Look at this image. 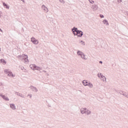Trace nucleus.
I'll return each instance as SVG.
<instances>
[{"label":"nucleus","instance_id":"7","mask_svg":"<svg viewBox=\"0 0 128 128\" xmlns=\"http://www.w3.org/2000/svg\"><path fill=\"white\" fill-rule=\"evenodd\" d=\"M78 31V28H76V26H74L72 29V32L73 34H74V36H76V34Z\"/></svg>","mask_w":128,"mask_h":128},{"label":"nucleus","instance_id":"19","mask_svg":"<svg viewBox=\"0 0 128 128\" xmlns=\"http://www.w3.org/2000/svg\"><path fill=\"white\" fill-rule=\"evenodd\" d=\"M90 114H92V112H90V110L86 108L85 114L88 116V115Z\"/></svg>","mask_w":128,"mask_h":128},{"label":"nucleus","instance_id":"34","mask_svg":"<svg viewBox=\"0 0 128 128\" xmlns=\"http://www.w3.org/2000/svg\"><path fill=\"white\" fill-rule=\"evenodd\" d=\"M99 64H102V61H100V62H99Z\"/></svg>","mask_w":128,"mask_h":128},{"label":"nucleus","instance_id":"29","mask_svg":"<svg viewBox=\"0 0 128 128\" xmlns=\"http://www.w3.org/2000/svg\"><path fill=\"white\" fill-rule=\"evenodd\" d=\"M126 96V98H128V93H126L125 94V96Z\"/></svg>","mask_w":128,"mask_h":128},{"label":"nucleus","instance_id":"24","mask_svg":"<svg viewBox=\"0 0 128 128\" xmlns=\"http://www.w3.org/2000/svg\"><path fill=\"white\" fill-rule=\"evenodd\" d=\"M89 2H90V4H94V1L93 0H88Z\"/></svg>","mask_w":128,"mask_h":128},{"label":"nucleus","instance_id":"8","mask_svg":"<svg viewBox=\"0 0 128 128\" xmlns=\"http://www.w3.org/2000/svg\"><path fill=\"white\" fill-rule=\"evenodd\" d=\"M0 96L4 100H6V102H8L10 100V98H8L6 96V95L2 94H0Z\"/></svg>","mask_w":128,"mask_h":128},{"label":"nucleus","instance_id":"26","mask_svg":"<svg viewBox=\"0 0 128 128\" xmlns=\"http://www.w3.org/2000/svg\"><path fill=\"white\" fill-rule=\"evenodd\" d=\"M100 18H104V16L103 14H100Z\"/></svg>","mask_w":128,"mask_h":128},{"label":"nucleus","instance_id":"10","mask_svg":"<svg viewBox=\"0 0 128 128\" xmlns=\"http://www.w3.org/2000/svg\"><path fill=\"white\" fill-rule=\"evenodd\" d=\"M86 108H82L80 110V112L82 114H86Z\"/></svg>","mask_w":128,"mask_h":128},{"label":"nucleus","instance_id":"27","mask_svg":"<svg viewBox=\"0 0 128 128\" xmlns=\"http://www.w3.org/2000/svg\"><path fill=\"white\" fill-rule=\"evenodd\" d=\"M59 2H60L62 4H64V0H59Z\"/></svg>","mask_w":128,"mask_h":128},{"label":"nucleus","instance_id":"6","mask_svg":"<svg viewBox=\"0 0 128 128\" xmlns=\"http://www.w3.org/2000/svg\"><path fill=\"white\" fill-rule=\"evenodd\" d=\"M78 38H82V36H84V32L80 30H78L77 33H76V35Z\"/></svg>","mask_w":128,"mask_h":128},{"label":"nucleus","instance_id":"4","mask_svg":"<svg viewBox=\"0 0 128 128\" xmlns=\"http://www.w3.org/2000/svg\"><path fill=\"white\" fill-rule=\"evenodd\" d=\"M98 78H100L102 80H103V82H106V76H104L102 74L98 73Z\"/></svg>","mask_w":128,"mask_h":128},{"label":"nucleus","instance_id":"32","mask_svg":"<svg viewBox=\"0 0 128 128\" xmlns=\"http://www.w3.org/2000/svg\"><path fill=\"white\" fill-rule=\"evenodd\" d=\"M0 32H4V31L2 30V28H0Z\"/></svg>","mask_w":128,"mask_h":128},{"label":"nucleus","instance_id":"28","mask_svg":"<svg viewBox=\"0 0 128 128\" xmlns=\"http://www.w3.org/2000/svg\"><path fill=\"white\" fill-rule=\"evenodd\" d=\"M28 96H30V98H32V94H28Z\"/></svg>","mask_w":128,"mask_h":128},{"label":"nucleus","instance_id":"14","mask_svg":"<svg viewBox=\"0 0 128 128\" xmlns=\"http://www.w3.org/2000/svg\"><path fill=\"white\" fill-rule=\"evenodd\" d=\"M35 69L34 70H41L42 69V67H40L38 66H37L36 65H34Z\"/></svg>","mask_w":128,"mask_h":128},{"label":"nucleus","instance_id":"5","mask_svg":"<svg viewBox=\"0 0 128 128\" xmlns=\"http://www.w3.org/2000/svg\"><path fill=\"white\" fill-rule=\"evenodd\" d=\"M31 42L34 44H38V40H36L34 37L31 38Z\"/></svg>","mask_w":128,"mask_h":128},{"label":"nucleus","instance_id":"17","mask_svg":"<svg viewBox=\"0 0 128 128\" xmlns=\"http://www.w3.org/2000/svg\"><path fill=\"white\" fill-rule=\"evenodd\" d=\"M103 24H106V26H108L109 24H108V20H106V19H104L103 22H102Z\"/></svg>","mask_w":128,"mask_h":128},{"label":"nucleus","instance_id":"18","mask_svg":"<svg viewBox=\"0 0 128 128\" xmlns=\"http://www.w3.org/2000/svg\"><path fill=\"white\" fill-rule=\"evenodd\" d=\"M0 62H1V64H6V61L4 59H0Z\"/></svg>","mask_w":128,"mask_h":128},{"label":"nucleus","instance_id":"37","mask_svg":"<svg viewBox=\"0 0 128 128\" xmlns=\"http://www.w3.org/2000/svg\"><path fill=\"white\" fill-rule=\"evenodd\" d=\"M43 72H46V70H43Z\"/></svg>","mask_w":128,"mask_h":128},{"label":"nucleus","instance_id":"20","mask_svg":"<svg viewBox=\"0 0 128 128\" xmlns=\"http://www.w3.org/2000/svg\"><path fill=\"white\" fill-rule=\"evenodd\" d=\"M36 66L35 64H30V68H32V70H34L35 67H36V66Z\"/></svg>","mask_w":128,"mask_h":128},{"label":"nucleus","instance_id":"3","mask_svg":"<svg viewBox=\"0 0 128 128\" xmlns=\"http://www.w3.org/2000/svg\"><path fill=\"white\" fill-rule=\"evenodd\" d=\"M77 54L78 56H80L83 60H88V58L86 57V54L82 51L78 50L77 52Z\"/></svg>","mask_w":128,"mask_h":128},{"label":"nucleus","instance_id":"35","mask_svg":"<svg viewBox=\"0 0 128 128\" xmlns=\"http://www.w3.org/2000/svg\"><path fill=\"white\" fill-rule=\"evenodd\" d=\"M2 86V82H0V86Z\"/></svg>","mask_w":128,"mask_h":128},{"label":"nucleus","instance_id":"15","mask_svg":"<svg viewBox=\"0 0 128 128\" xmlns=\"http://www.w3.org/2000/svg\"><path fill=\"white\" fill-rule=\"evenodd\" d=\"M10 108L14 110H16V105H14V104H10Z\"/></svg>","mask_w":128,"mask_h":128},{"label":"nucleus","instance_id":"11","mask_svg":"<svg viewBox=\"0 0 128 128\" xmlns=\"http://www.w3.org/2000/svg\"><path fill=\"white\" fill-rule=\"evenodd\" d=\"M2 4L4 8H6V10L10 9V6L7 4H6V2H2Z\"/></svg>","mask_w":128,"mask_h":128},{"label":"nucleus","instance_id":"16","mask_svg":"<svg viewBox=\"0 0 128 128\" xmlns=\"http://www.w3.org/2000/svg\"><path fill=\"white\" fill-rule=\"evenodd\" d=\"M118 93L120 94H122V96H126V92L122 91V90H119L118 92Z\"/></svg>","mask_w":128,"mask_h":128},{"label":"nucleus","instance_id":"38","mask_svg":"<svg viewBox=\"0 0 128 128\" xmlns=\"http://www.w3.org/2000/svg\"><path fill=\"white\" fill-rule=\"evenodd\" d=\"M48 107H49V108H50V105H48Z\"/></svg>","mask_w":128,"mask_h":128},{"label":"nucleus","instance_id":"22","mask_svg":"<svg viewBox=\"0 0 128 128\" xmlns=\"http://www.w3.org/2000/svg\"><path fill=\"white\" fill-rule=\"evenodd\" d=\"M42 8H44V10L46 11V12H48V8H46V6L44 5H42Z\"/></svg>","mask_w":128,"mask_h":128},{"label":"nucleus","instance_id":"31","mask_svg":"<svg viewBox=\"0 0 128 128\" xmlns=\"http://www.w3.org/2000/svg\"><path fill=\"white\" fill-rule=\"evenodd\" d=\"M21 70H24V67L22 66H21Z\"/></svg>","mask_w":128,"mask_h":128},{"label":"nucleus","instance_id":"2","mask_svg":"<svg viewBox=\"0 0 128 128\" xmlns=\"http://www.w3.org/2000/svg\"><path fill=\"white\" fill-rule=\"evenodd\" d=\"M4 72L6 74H7L8 76H10V78H14L16 76V75L12 74V72L8 69H5Z\"/></svg>","mask_w":128,"mask_h":128},{"label":"nucleus","instance_id":"13","mask_svg":"<svg viewBox=\"0 0 128 128\" xmlns=\"http://www.w3.org/2000/svg\"><path fill=\"white\" fill-rule=\"evenodd\" d=\"M92 8L94 10H96L98 8V5L94 4L92 6Z\"/></svg>","mask_w":128,"mask_h":128},{"label":"nucleus","instance_id":"21","mask_svg":"<svg viewBox=\"0 0 128 128\" xmlns=\"http://www.w3.org/2000/svg\"><path fill=\"white\" fill-rule=\"evenodd\" d=\"M15 94H16L17 96H20L21 98H24L23 96H22V94L18 92H15Z\"/></svg>","mask_w":128,"mask_h":128},{"label":"nucleus","instance_id":"33","mask_svg":"<svg viewBox=\"0 0 128 128\" xmlns=\"http://www.w3.org/2000/svg\"><path fill=\"white\" fill-rule=\"evenodd\" d=\"M1 14H2V12H0V18H2Z\"/></svg>","mask_w":128,"mask_h":128},{"label":"nucleus","instance_id":"39","mask_svg":"<svg viewBox=\"0 0 128 128\" xmlns=\"http://www.w3.org/2000/svg\"><path fill=\"white\" fill-rule=\"evenodd\" d=\"M1 50H2V48H0V52Z\"/></svg>","mask_w":128,"mask_h":128},{"label":"nucleus","instance_id":"9","mask_svg":"<svg viewBox=\"0 0 128 128\" xmlns=\"http://www.w3.org/2000/svg\"><path fill=\"white\" fill-rule=\"evenodd\" d=\"M30 88L32 90V92H38V88L32 86H31Z\"/></svg>","mask_w":128,"mask_h":128},{"label":"nucleus","instance_id":"30","mask_svg":"<svg viewBox=\"0 0 128 128\" xmlns=\"http://www.w3.org/2000/svg\"><path fill=\"white\" fill-rule=\"evenodd\" d=\"M118 0V2L119 4H120V2H122V0Z\"/></svg>","mask_w":128,"mask_h":128},{"label":"nucleus","instance_id":"1","mask_svg":"<svg viewBox=\"0 0 128 128\" xmlns=\"http://www.w3.org/2000/svg\"><path fill=\"white\" fill-rule=\"evenodd\" d=\"M17 58L20 60H24L25 64H28L30 62V60H28V56L26 54L18 55Z\"/></svg>","mask_w":128,"mask_h":128},{"label":"nucleus","instance_id":"40","mask_svg":"<svg viewBox=\"0 0 128 128\" xmlns=\"http://www.w3.org/2000/svg\"><path fill=\"white\" fill-rule=\"evenodd\" d=\"M40 72H42L40 71Z\"/></svg>","mask_w":128,"mask_h":128},{"label":"nucleus","instance_id":"36","mask_svg":"<svg viewBox=\"0 0 128 128\" xmlns=\"http://www.w3.org/2000/svg\"><path fill=\"white\" fill-rule=\"evenodd\" d=\"M22 2H24V0H20Z\"/></svg>","mask_w":128,"mask_h":128},{"label":"nucleus","instance_id":"25","mask_svg":"<svg viewBox=\"0 0 128 128\" xmlns=\"http://www.w3.org/2000/svg\"><path fill=\"white\" fill-rule=\"evenodd\" d=\"M80 44L82 43V44H83L84 46V40H80Z\"/></svg>","mask_w":128,"mask_h":128},{"label":"nucleus","instance_id":"12","mask_svg":"<svg viewBox=\"0 0 128 128\" xmlns=\"http://www.w3.org/2000/svg\"><path fill=\"white\" fill-rule=\"evenodd\" d=\"M88 82H89L88 81V80H84L82 82V84H84V86H86L88 85Z\"/></svg>","mask_w":128,"mask_h":128},{"label":"nucleus","instance_id":"23","mask_svg":"<svg viewBox=\"0 0 128 128\" xmlns=\"http://www.w3.org/2000/svg\"><path fill=\"white\" fill-rule=\"evenodd\" d=\"M88 86H89L90 88H92L93 85L90 82H88V85H87Z\"/></svg>","mask_w":128,"mask_h":128}]
</instances>
